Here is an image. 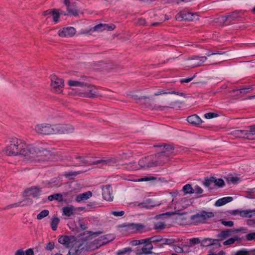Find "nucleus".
I'll return each instance as SVG.
<instances>
[{"mask_svg":"<svg viewBox=\"0 0 255 255\" xmlns=\"http://www.w3.org/2000/svg\"><path fill=\"white\" fill-rule=\"evenodd\" d=\"M29 145H27L24 141L16 138H12L10 144L5 148V153L7 155L16 156L22 155L28 156Z\"/></svg>","mask_w":255,"mask_h":255,"instance_id":"f257e3e1","label":"nucleus"},{"mask_svg":"<svg viewBox=\"0 0 255 255\" xmlns=\"http://www.w3.org/2000/svg\"><path fill=\"white\" fill-rule=\"evenodd\" d=\"M154 147H163V150L153 155L154 157V162H155V166L158 165H163L168 163L173 155L174 147L167 144H159L154 145Z\"/></svg>","mask_w":255,"mask_h":255,"instance_id":"f03ea898","label":"nucleus"},{"mask_svg":"<svg viewBox=\"0 0 255 255\" xmlns=\"http://www.w3.org/2000/svg\"><path fill=\"white\" fill-rule=\"evenodd\" d=\"M28 156L33 160L45 161L49 159L51 153L49 150L42 147H36L29 145Z\"/></svg>","mask_w":255,"mask_h":255,"instance_id":"7ed1b4c3","label":"nucleus"},{"mask_svg":"<svg viewBox=\"0 0 255 255\" xmlns=\"http://www.w3.org/2000/svg\"><path fill=\"white\" fill-rule=\"evenodd\" d=\"M235 136L245 138L250 140L255 139V125L249 127V130L236 129L232 131Z\"/></svg>","mask_w":255,"mask_h":255,"instance_id":"20e7f679","label":"nucleus"},{"mask_svg":"<svg viewBox=\"0 0 255 255\" xmlns=\"http://www.w3.org/2000/svg\"><path fill=\"white\" fill-rule=\"evenodd\" d=\"M54 134H66L73 133L75 130L74 127L71 124H54Z\"/></svg>","mask_w":255,"mask_h":255,"instance_id":"39448f33","label":"nucleus"},{"mask_svg":"<svg viewBox=\"0 0 255 255\" xmlns=\"http://www.w3.org/2000/svg\"><path fill=\"white\" fill-rule=\"evenodd\" d=\"M34 130L38 134L45 135L53 134V125L48 123L37 124L34 127Z\"/></svg>","mask_w":255,"mask_h":255,"instance_id":"423d86ee","label":"nucleus"},{"mask_svg":"<svg viewBox=\"0 0 255 255\" xmlns=\"http://www.w3.org/2000/svg\"><path fill=\"white\" fill-rule=\"evenodd\" d=\"M214 217V213L212 212L202 211L200 213H198L191 216V219L195 222L204 223L208 219Z\"/></svg>","mask_w":255,"mask_h":255,"instance_id":"0eeeda50","label":"nucleus"},{"mask_svg":"<svg viewBox=\"0 0 255 255\" xmlns=\"http://www.w3.org/2000/svg\"><path fill=\"white\" fill-rule=\"evenodd\" d=\"M85 92L81 95L86 98H94L98 96L99 92L97 88L93 85H91L88 82V85L86 86Z\"/></svg>","mask_w":255,"mask_h":255,"instance_id":"6e6552de","label":"nucleus"},{"mask_svg":"<svg viewBox=\"0 0 255 255\" xmlns=\"http://www.w3.org/2000/svg\"><path fill=\"white\" fill-rule=\"evenodd\" d=\"M51 85L52 90L54 92H59L64 86V81L59 78L56 75L51 76Z\"/></svg>","mask_w":255,"mask_h":255,"instance_id":"1a4fd4ad","label":"nucleus"},{"mask_svg":"<svg viewBox=\"0 0 255 255\" xmlns=\"http://www.w3.org/2000/svg\"><path fill=\"white\" fill-rule=\"evenodd\" d=\"M196 15V13H191L185 10H183L178 13L176 15L175 18L177 20L180 21L183 20L192 21L194 19Z\"/></svg>","mask_w":255,"mask_h":255,"instance_id":"9d476101","label":"nucleus"},{"mask_svg":"<svg viewBox=\"0 0 255 255\" xmlns=\"http://www.w3.org/2000/svg\"><path fill=\"white\" fill-rule=\"evenodd\" d=\"M153 155L143 157L138 161V165L142 168H148L155 166Z\"/></svg>","mask_w":255,"mask_h":255,"instance_id":"9b49d317","label":"nucleus"},{"mask_svg":"<svg viewBox=\"0 0 255 255\" xmlns=\"http://www.w3.org/2000/svg\"><path fill=\"white\" fill-rule=\"evenodd\" d=\"M89 78L84 75H81L79 80L68 81V83L70 86L85 87L88 85Z\"/></svg>","mask_w":255,"mask_h":255,"instance_id":"f8f14e48","label":"nucleus"},{"mask_svg":"<svg viewBox=\"0 0 255 255\" xmlns=\"http://www.w3.org/2000/svg\"><path fill=\"white\" fill-rule=\"evenodd\" d=\"M75 241V237L72 236H61L58 238V242L65 246L66 247L69 248H74L73 242Z\"/></svg>","mask_w":255,"mask_h":255,"instance_id":"ddd939ff","label":"nucleus"},{"mask_svg":"<svg viewBox=\"0 0 255 255\" xmlns=\"http://www.w3.org/2000/svg\"><path fill=\"white\" fill-rule=\"evenodd\" d=\"M112 192V188L111 185H107L104 186L102 188V195L103 198L107 201H112L113 199Z\"/></svg>","mask_w":255,"mask_h":255,"instance_id":"4468645a","label":"nucleus"},{"mask_svg":"<svg viewBox=\"0 0 255 255\" xmlns=\"http://www.w3.org/2000/svg\"><path fill=\"white\" fill-rule=\"evenodd\" d=\"M41 192V188L38 186L31 187L24 191L25 195H30L34 198H37L40 193Z\"/></svg>","mask_w":255,"mask_h":255,"instance_id":"2eb2a0df","label":"nucleus"},{"mask_svg":"<svg viewBox=\"0 0 255 255\" xmlns=\"http://www.w3.org/2000/svg\"><path fill=\"white\" fill-rule=\"evenodd\" d=\"M76 32L75 29L73 27H67L63 28L59 30V35L61 37H71Z\"/></svg>","mask_w":255,"mask_h":255,"instance_id":"dca6fc26","label":"nucleus"},{"mask_svg":"<svg viewBox=\"0 0 255 255\" xmlns=\"http://www.w3.org/2000/svg\"><path fill=\"white\" fill-rule=\"evenodd\" d=\"M201 246L203 247H209L215 246L217 248L221 246V244L218 243V240L211 238H205L201 241Z\"/></svg>","mask_w":255,"mask_h":255,"instance_id":"f3484780","label":"nucleus"},{"mask_svg":"<svg viewBox=\"0 0 255 255\" xmlns=\"http://www.w3.org/2000/svg\"><path fill=\"white\" fill-rule=\"evenodd\" d=\"M118 161V160L115 158H111L106 159L97 160L93 161V164H102L103 165H113Z\"/></svg>","mask_w":255,"mask_h":255,"instance_id":"a211bd4d","label":"nucleus"},{"mask_svg":"<svg viewBox=\"0 0 255 255\" xmlns=\"http://www.w3.org/2000/svg\"><path fill=\"white\" fill-rule=\"evenodd\" d=\"M116 28L114 24H111L110 25L107 24H100L96 25L94 27L96 31H102L103 30L107 29L108 30H112Z\"/></svg>","mask_w":255,"mask_h":255,"instance_id":"6ab92c4d","label":"nucleus"},{"mask_svg":"<svg viewBox=\"0 0 255 255\" xmlns=\"http://www.w3.org/2000/svg\"><path fill=\"white\" fill-rule=\"evenodd\" d=\"M187 121L192 125H199L202 123V120L197 115H193L187 117Z\"/></svg>","mask_w":255,"mask_h":255,"instance_id":"aec40b11","label":"nucleus"},{"mask_svg":"<svg viewBox=\"0 0 255 255\" xmlns=\"http://www.w3.org/2000/svg\"><path fill=\"white\" fill-rule=\"evenodd\" d=\"M174 94L177 95H179L181 96H184L185 94L182 92H176L175 91H173L171 90L168 89L167 91H164L163 90H159L158 92L155 93L154 94V96H158L162 94Z\"/></svg>","mask_w":255,"mask_h":255,"instance_id":"412c9836","label":"nucleus"},{"mask_svg":"<svg viewBox=\"0 0 255 255\" xmlns=\"http://www.w3.org/2000/svg\"><path fill=\"white\" fill-rule=\"evenodd\" d=\"M231 232L232 231L231 230L227 229V230L223 231L220 233L218 234L217 236L218 239H216L218 240V243H219L220 241H223L229 237L231 235Z\"/></svg>","mask_w":255,"mask_h":255,"instance_id":"4be33fe9","label":"nucleus"},{"mask_svg":"<svg viewBox=\"0 0 255 255\" xmlns=\"http://www.w3.org/2000/svg\"><path fill=\"white\" fill-rule=\"evenodd\" d=\"M241 10H235L234 11L228 14L230 22L232 21H239L240 20V16L239 14L241 13Z\"/></svg>","mask_w":255,"mask_h":255,"instance_id":"5701e85b","label":"nucleus"},{"mask_svg":"<svg viewBox=\"0 0 255 255\" xmlns=\"http://www.w3.org/2000/svg\"><path fill=\"white\" fill-rule=\"evenodd\" d=\"M233 198L232 197H225L222 198L218 199L215 202V206H223L228 203H229L233 201Z\"/></svg>","mask_w":255,"mask_h":255,"instance_id":"b1692460","label":"nucleus"},{"mask_svg":"<svg viewBox=\"0 0 255 255\" xmlns=\"http://www.w3.org/2000/svg\"><path fill=\"white\" fill-rule=\"evenodd\" d=\"M207 57L206 56H202V57H199L197 56H194L192 59L193 60H195L196 62L195 63L193 64V67H198L202 63H203L206 60H207Z\"/></svg>","mask_w":255,"mask_h":255,"instance_id":"393cba45","label":"nucleus"},{"mask_svg":"<svg viewBox=\"0 0 255 255\" xmlns=\"http://www.w3.org/2000/svg\"><path fill=\"white\" fill-rule=\"evenodd\" d=\"M92 196L91 191H88L82 194H80L76 197V200L77 202H81L90 198Z\"/></svg>","mask_w":255,"mask_h":255,"instance_id":"a878e982","label":"nucleus"},{"mask_svg":"<svg viewBox=\"0 0 255 255\" xmlns=\"http://www.w3.org/2000/svg\"><path fill=\"white\" fill-rule=\"evenodd\" d=\"M62 210L64 215L70 217L74 214L73 211H75L76 209L73 206L70 205L63 207Z\"/></svg>","mask_w":255,"mask_h":255,"instance_id":"bb28decb","label":"nucleus"},{"mask_svg":"<svg viewBox=\"0 0 255 255\" xmlns=\"http://www.w3.org/2000/svg\"><path fill=\"white\" fill-rule=\"evenodd\" d=\"M128 227L129 229L133 230L135 232H141L144 228V226L140 223L129 224Z\"/></svg>","mask_w":255,"mask_h":255,"instance_id":"cd10ccee","label":"nucleus"},{"mask_svg":"<svg viewBox=\"0 0 255 255\" xmlns=\"http://www.w3.org/2000/svg\"><path fill=\"white\" fill-rule=\"evenodd\" d=\"M234 255H255V250L242 249L235 252Z\"/></svg>","mask_w":255,"mask_h":255,"instance_id":"c85d7f7f","label":"nucleus"},{"mask_svg":"<svg viewBox=\"0 0 255 255\" xmlns=\"http://www.w3.org/2000/svg\"><path fill=\"white\" fill-rule=\"evenodd\" d=\"M48 200L52 201L53 200H56L59 202L63 201V194L61 193H56L55 194L51 195L48 197Z\"/></svg>","mask_w":255,"mask_h":255,"instance_id":"c756f323","label":"nucleus"},{"mask_svg":"<svg viewBox=\"0 0 255 255\" xmlns=\"http://www.w3.org/2000/svg\"><path fill=\"white\" fill-rule=\"evenodd\" d=\"M60 222V219L57 217H54L52 218L51 222V227L53 231H56L57 226Z\"/></svg>","mask_w":255,"mask_h":255,"instance_id":"7c9ffc66","label":"nucleus"},{"mask_svg":"<svg viewBox=\"0 0 255 255\" xmlns=\"http://www.w3.org/2000/svg\"><path fill=\"white\" fill-rule=\"evenodd\" d=\"M214 177H213V176H211L209 178V177H205L204 180L203 182L204 185L207 188H209L210 185L212 183H214Z\"/></svg>","mask_w":255,"mask_h":255,"instance_id":"2f4dec72","label":"nucleus"},{"mask_svg":"<svg viewBox=\"0 0 255 255\" xmlns=\"http://www.w3.org/2000/svg\"><path fill=\"white\" fill-rule=\"evenodd\" d=\"M161 247H163V245H171L175 242V240L173 239H166L161 238V240L159 241Z\"/></svg>","mask_w":255,"mask_h":255,"instance_id":"473e14b6","label":"nucleus"},{"mask_svg":"<svg viewBox=\"0 0 255 255\" xmlns=\"http://www.w3.org/2000/svg\"><path fill=\"white\" fill-rule=\"evenodd\" d=\"M183 191L185 194H192L194 193V190L190 184H187L183 187Z\"/></svg>","mask_w":255,"mask_h":255,"instance_id":"72a5a7b5","label":"nucleus"},{"mask_svg":"<svg viewBox=\"0 0 255 255\" xmlns=\"http://www.w3.org/2000/svg\"><path fill=\"white\" fill-rule=\"evenodd\" d=\"M152 252L148 250L146 248L143 246L141 249H138L136 251V254L137 255H141L142 254H149Z\"/></svg>","mask_w":255,"mask_h":255,"instance_id":"f704fd0d","label":"nucleus"},{"mask_svg":"<svg viewBox=\"0 0 255 255\" xmlns=\"http://www.w3.org/2000/svg\"><path fill=\"white\" fill-rule=\"evenodd\" d=\"M150 199L147 200L145 202L140 203L138 204V206L141 208H149V207H152L155 206V205H150L151 203Z\"/></svg>","mask_w":255,"mask_h":255,"instance_id":"c9c22d12","label":"nucleus"},{"mask_svg":"<svg viewBox=\"0 0 255 255\" xmlns=\"http://www.w3.org/2000/svg\"><path fill=\"white\" fill-rule=\"evenodd\" d=\"M240 240V239L237 236H235L233 238H230L223 242V245L225 246L230 245L234 244L235 241Z\"/></svg>","mask_w":255,"mask_h":255,"instance_id":"e433bc0d","label":"nucleus"},{"mask_svg":"<svg viewBox=\"0 0 255 255\" xmlns=\"http://www.w3.org/2000/svg\"><path fill=\"white\" fill-rule=\"evenodd\" d=\"M132 251L131 248L127 247L124 248L121 250H119L116 253V255H125L126 254L129 253Z\"/></svg>","mask_w":255,"mask_h":255,"instance_id":"4c0bfd02","label":"nucleus"},{"mask_svg":"<svg viewBox=\"0 0 255 255\" xmlns=\"http://www.w3.org/2000/svg\"><path fill=\"white\" fill-rule=\"evenodd\" d=\"M240 216L242 217L251 218L252 217V212L250 210H244L240 211Z\"/></svg>","mask_w":255,"mask_h":255,"instance_id":"58836bf2","label":"nucleus"},{"mask_svg":"<svg viewBox=\"0 0 255 255\" xmlns=\"http://www.w3.org/2000/svg\"><path fill=\"white\" fill-rule=\"evenodd\" d=\"M162 237L160 235H155L151 237L146 238V240L149 241L151 243L159 242L161 240Z\"/></svg>","mask_w":255,"mask_h":255,"instance_id":"ea45409f","label":"nucleus"},{"mask_svg":"<svg viewBox=\"0 0 255 255\" xmlns=\"http://www.w3.org/2000/svg\"><path fill=\"white\" fill-rule=\"evenodd\" d=\"M67 11L69 14L73 16H78L80 11L79 10L72 8L70 6L67 7Z\"/></svg>","mask_w":255,"mask_h":255,"instance_id":"a19ab883","label":"nucleus"},{"mask_svg":"<svg viewBox=\"0 0 255 255\" xmlns=\"http://www.w3.org/2000/svg\"><path fill=\"white\" fill-rule=\"evenodd\" d=\"M214 183L215 185L219 187H223L225 185L224 181L221 178L216 179L214 177Z\"/></svg>","mask_w":255,"mask_h":255,"instance_id":"79ce46f5","label":"nucleus"},{"mask_svg":"<svg viewBox=\"0 0 255 255\" xmlns=\"http://www.w3.org/2000/svg\"><path fill=\"white\" fill-rule=\"evenodd\" d=\"M49 211L48 210H43L41 211L37 216V219L38 220H41L42 218L47 216L49 214Z\"/></svg>","mask_w":255,"mask_h":255,"instance_id":"37998d69","label":"nucleus"},{"mask_svg":"<svg viewBox=\"0 0 255 255\" xmlns=\"http://www.w3.org/2000/svg\"><path fill=\"white\" fill-rule=\"evenodd\" d=\"M253 90V88L252 87L249 86L248 87L237 89L235 91L238 92L239 91H240V93L241 94H245L250 92V91H252Z\"/></svg>","mask_w":255,"mask_h":255,"instance_id":"c03bdc74","label":"nucleus"},{"mask_svg":"<svg viewBox=\"0 0 255 255\" xmlns=\"http://www.w3.org/2000/svg\"><path fill=\"white\" fill-rule=\"evenodd\" d=\"M143 240H145L143 241L142 244H144L143 246L146 248L150 251H151V250L153 248L152 243L150 242H149V241L146 240V239H143Z\"/></svg>","mask_w":255,"mask_h":255,"instance_id":"a18cd8bd","label":"nucleus"},{"mask_svg":"<svg viewBox=\"0 0 255 255\" xmlns=\"http://www.w3.org/2000/svg\"><path fill=\"white\" fill-rule=\"evenodd\" d=\"M52 15H53V21L55 22H58L59 20V16H60V13L58 11V10L55 8L54 11L53 12Z\"/></svg>","mask_w":255,"mask_h":255,"instance_id":"49530a36","label":"nucleus"},{"mask_svg":"<svg viewBox=\"0 0 255 255\" xmlns=\"http://www.w3.org/2000/svg\"><path fill=\"white\" fill-rule=\"evenodd\" d=\"M156 180V177L154 176H145L138 180V181H149Z\"/></svg>","mask_w":255,"mask_h":255,"instance_id":"de8ad7c7","label":"nucleus"},{"mask_svg":"<svg viewBox=\"0 0 255 255\" xmlns=\"http://www.w3.org/2000/svg\"><path fill=\"white\" fill-rule=\"evenodd\" d=\"M79 246L78 247V248L76 249V248H71L67 255H78V252H79Z\"/></svg>","mask_w":255,"mask_h":255,"instance_id":"09e8293b","label":"nucleus"},{"mask_svg":"<svg viewBox=\"0 0 255 255\" xmlns=\"http://www.w3.org/2000/svg\"><path fill=\"white\" fill-rule=\"evenodd\" d=\"M22 202H17L16 203L10 204V205L6 206L4 208V209H8L12 208H15V207H20V206H23L22 205Z\"/></svg>","mask_w":255,"mask_h":255,"instance_id":"8fccbe9b","label":"nucleus"},{"mask_svg":"<svg viewBox=\"0 0 255 255\" xmlns=\"http://www.w3.org/2000/svg\"><path fill=\"white\" fill-rule=\"evenodd\" d=\"M218 115L214 113H207L204 115V117L206 119H210L215 117H217Z\"/></svg>","mask_w":255,"mask_h":255,"instance_id":"3c124183","label":"nucleus"},{"mask_svg":"<svg viewBox=\"0 0 255 255\" xmlns=\"http://www.w3.org/2000/svg\"><path fill=\"white\" fill-rule=\"evenodd\" d=\"M246 240L248 241L255 240V232L247 234L246 236Z\"/></svg>","mask_w":255,"mask_h":255,"instance_id":"603ef678","label":"nucleus"},{"mask_svg":"<svg viewBox=\"0 0 255 255\" xmlns=\"http://www.w3.org/2000/svg\"><path fill=\"white\" fill-rule=\"evenodd\" d=\"M22 202L23 203L22 204V205L23 206H28L32 204L33 200L30 198H26L22 202Z\"/></svg>","mask_w":255,"mask_h":255,"instance_id":"864d4df0","label":"nucleus"},{"mask_svg":"<svg viewBox=\"0 0 255 255\" xmlns=\"http://www.w3.org/2000/svg\"><path fill=\"white\" fill-rule=\"evenodd\" d=\"M189 243L192 245H196L201 243L199 238H192L189 240Z\"/></svg>","mask_w":255,"mask_h":255,"instance_id":"5fc2aeb1","label":"nucleus"},{"mask_svg":"<svg viewBox=\"0 0 255 255\" xmlns=\"http://www.w3.org/2000/svg\"><path fill=\"white\" fill-rule=\"evenodd\" d=\"M54 247V243L53 242H50L46 245V249L48 251H52Z\"/></svg>","mask_w":255,"mask_h":255,"instance_id":"6e6d98bb","label":"nucleus"},{"mask_svg":"<svg viewBox=\"0 0 255 255\" xmlns=\"http://www.w3.org/2000/svg\"><path fill=\"white\" fill-rule=\"evenodd\" d=\"M125 212L124 211H112L111 214L115 216H122L124 215Z\"/></svg>","mask_w":255,"mask_h":255,"instance_id":"4d7b16f0","label":"nucleus"},{"mask_svg":"<svg viewBox=\"0 0 255 255\" xmlns=\"http://www.w3.org/2000/svg\"><path fill=\"white\" fill-rule=\"evenodd\" d=\"M221 223L222 225L228 227H232L234 225V222L231 221H226L224 220H221Z\"/></svg>","mask_w":255,"mask_h":255,"instance_id":"13d9d810","label":"nucleus"},{"mask_svg":"<svg viewBox=\"0 0 255 255\" xmlns=\"http://www.w3.org/2000/svg\"><path fill=\"white\" fill-rule=\"evenodd\" d=\"M194 190V192L197 194H202L203 192V190L198 185H196Z\"/></svg>","mask_w":255,"mask_h":255,"instance_id":"bf43d9fd","label":"nucleus"},{"mask_svg":"<svg viewBox=\"0 0 255 255\" xmlns=\"http://www.w3.org/2000/svg\"><path fill=\"white\" fill-rule=\"evenodd\" d=\"M165 225L162 222H159L155 225L156 229H163L165 228Z\"/></svg>","mask_w":255,"mask_h":255,"instance_id":"052dcab7","label":"nucleus"},{"mask_svg":"<svg viewBox=\"0 0 255 255\" xmlns=\"http://www.w3.org/2000/svg\"><path fill=\"white\" fill-rule=\"evenodd\" d=\"M143 239L139 240H134L130 242L131 245L132 246H137L138 245L142 244Z\"/></svg>","mask_w":255,"mask_h":255,"instance_id":"680f3d73","label":"nucleus"},{"mask_svg":"<svg viewBox=\"0 0 255 255\" xmlns=\"http://www.w3.org/2000/svg\"><path fill=\"white\" fill-rule=\"evenodd\" d=\"M234 232L235 233H238L241 232L244 233H246L248 232V229L244 227H241L239 229L234 230Z\"/></svg>","mask_w":255,"mask_h":255,"instance_id":"e2e57ef3","label":"nucleus"},{"mask_svg":"<svg viewBox=\"0 0 255 255\" xmlns=\"http://www.w3.org/2000/svg\"><path fill=\"white\" fill-rule=\"evenodd\" d=\"M195 77V75H194L193 77H190V78H185V79H181L180 80V82L181 83L190 82V81H191L193 79V78Z\"/></svg>","mask_w":255,"mask_h":255,"instance_id":"0e129e2a","label":"nucleus"},{"mask_svg":"<svg viewBox=\"0 0 255 255\" xmlns=\"http://www.w3.org/2000/svg\"><path fill=\"white\" fill-rule=\"evenodd\" d=\"M239 180V178L238 177H231L230 178V181L234 184H237Z\"/></svg>","mask_w":255,"mask_h":255,"instance_id":"69168bd1","label":"nucleus"},{"mask_svg":"<svg viewBox=\"0 0 255 255\" xmlns=\"http://www.w3.org/2000/svg\"><path fill=\"white\" fill-rule=\"evenodd\" d=\"M24 254L25 255H34V252H33V249L30 248V249H28L26 250L24 252Z\"/></svg>","mask_w":255,"mask_h":255,"instance_id":"338daca9","label":"nucleus"},{"mask_svg":"<svg viewBox=\"0 0 255 255\" xmlns=\"http://www.w3.org/2000/svg\"><path fill=\"white\" fill-rule=\"evenodd\" d=\"M14 255H25L24 252L22 249H18L15 252Z\"/></svg>","mask_w":255,"mask_h":255,"instance_id":"774afa93","label":"nucleus"}]
</instances>
